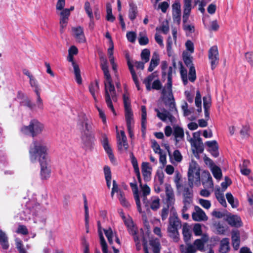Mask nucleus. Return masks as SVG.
I'll use <instances>...</instances> for the list:
<instances>
[{"label": "nucleus", "mask_w": 253, "mask_h": 253, "mask_svg": "<svg viewBox=\"0 0 253 253\" xmlns=\"http://www.w3.org/2000/svg\"><path fill=\"white\" fill-rule=\"evenodd\" d=\"M44 128L43 124L37 119H33L28 126H24L21 127V131L24 134L34 137L41 134Z\"/></svg>", "instance_id": "3"}, {"label": "nucleus", "mask_w": 253, "mask_h": 253, "mask_svg": "<svg viewBox=\"0 0 253 253\" xmlns=\"http://www.w3.org/2000/svg\"><path fill=\"white\" fill-rule=\"evenodd\" d=\"M99 59L101 62V69L103 72L104 78L105 79L104 82H109L112 81L111 75L109 73L108 65V61L106 58L103 55H100Z\"/></svg>", "instance_id": "9"}, {"label": "nucleus", "mask_w": 253, "mask_h": 253, "mask_svg": "<svg viewBox=\"0 0 253 253\" xmlns=\"http://www.w3.org/2000/svg\"><path fill=\"white\" fill-rule=\"evenodd\" d=\"M123 102L125 111V118H132L133 117L131 108L130 100L128 96L123 95Z\"/></svg>", "instance_id": "15"}, {"label": "nucleus", "mask_w": 253, "mask_h": 253, "mask_svg": "<svg viewBox=\"0 0 253 253\" xmlns=\"http://www.w3.org/2000/svg\"><path fill=\"white\" fill-rule=\"evenodd\" d=\"M105 178L106 181L107 187L109 189L111 187V181L112 179L111 171L110 168L108 166H105L103 169Z\"/></svg>", "instance_id": "35"}, {"label": "nucleus", "mask_w": 253, "mask_h": 253, "mask_svg": "<svg viewBox=\"0 0 253 253\" xmlns=\"http://www.w3.org/2000/svg\"><path fill=\"white\" fill-rule=\"evenodd\" d=\"M141 130L143 132L146 129L147 110L145 106H141Z\"/></svg>", "instance_id": "34"}, {"label": "nucleus", "mask_w": 253, "mask_h": 253, "mask_svg": "<svg viewBox=\"0 0 253 253\" xmlns=\"http://www.w3.org/2000/svg\"><path fill=\"white\" fill-rule=\"evenodd\" d=\"M195 212H193L192 217L194 221H200L202 220H206L208 217L204 211L199 206H195Z\"/></svg>", "instance_id": "16"}, {"label": "nucleus", "mask_w": 253, "mask_h": 253, "mask_svg": "<svg viewBox=\"0 0 253 253\" xmlns=\"http://www.w3.org/2000/svg\"><path fill=\"white\" fill-rule=\"evenodd\" d=\"M104 234L107 238L109 243L111 245L113 244V232L111 228L107 230H104Z\"/></svg>", "instance_id": "54"}, {"label": "nucleus", "mask_w": 253, "mask_h": 253, "mask_svg": "<svg viewBox=\"0 0 253 253\" xmlns=\"http://www.w3.org/2000/svg\"><path fill=\"white\" fill-rule=\"evenodd\" d=\"M230 250L229 239L227 238H223L220 242L219 252L220 253H226Z\"/></svg>", "instance_id": "30"}, {"label": "nucleus", "mask_w": 253, "mask_h": 253, "mask_svg": "<svg viewBox=\"0 0 253 253\" xmlns=\"http://www.w3.org/2000/svg\"><path fill=\"white\" fill-rule=\"evenodd\" d=\"M0 244L4 250H7L9 247L7 237L1 230H0Z\"/></svg>", "instance_id": "36"}, {"label": "nucleus", "mask_w": 253, "mask_h": 253, "mask_svg": "<svg viewBox=\"0 0 253 253\" xmlns=\"http://www.w3.org/2000/svg\"><path fill=\"white\" fill-rule=\"evenodd\" d=\"M208 57L210 60L211 70H213L219 63V54L217 46L214 45L210 48Z\"/></svg>", "instance_id": "7"}, {"label": "nucleus", "mask_w": 253, "mask_h": 253, "mask_svg": "<svg viewBox=\"0 0 253 253\" xmlns=\"http://www.w3.org/2000/svg\"><path fill=\"white\" fill-rule=\"evenodd\" d=\"M188 180L189 187L193 188L194 183L200 185V169L198 165L194 162L190 164L188 171Z\"/></svg>", "instance_id": "5"}, {"label": "nucleus", "mask_w": 253, "mask_h": 253, "mask_svg": "<svg viewBox=\"0 0 253 253\" xmlns=\"http://www.w3.org/2000/svg\"><path fill=\"white\" fill-rule=\"evenodd\" d=\"M99 90V81L98 80L95 81V83H91L89 85V91L92 95L95 101L97 100L95 95V92Z\"/></svg>", "instance_id": "33"}, {"label": "nucleus", "mask_w": 253, "mask_h": 253, "mask_svg": "<svg viewBox=\"0 0 253 253\" xmlns=\"http://www.w3.org/2000/svg\"><path fill=\"white\" fill-rule=\"evenodd\" d=\"M126 126L129 137L132 138L134 137V134L131 126L132 123H133V118L126 119Z\"/></svg>", "instance_id": "43"}, {"label": "nucleus", "mask_w": 253, "mask_h": 253, "mask_svg": "<svg viewBox=\"0 0 253 253\" xmlns=\"http://www.w3.org/2000/svg\"><path fill=\"white\" fill-rule=\"evenodd\" d=\"M232 184V181L230 178L227 176L225 177V180L221 184V188L223 191L225 190L228 186Z\"/></svg>", "instance_id": "60"}, {"label": "nucleus", "mask_w": 253, "mask_h": 253, "mask_svg": "<svg viewBox=\"0 0 253 253\" xmlns=\"http://www.w3.org/2000/svg\"><path fill=\"white\" fill-rule=\"evenodd\" d=\"M200 204L204 208L209 209L211 206V204L210 201L200 199L199 200Z\"/></svg>", "instance_id": "64"}, {"label": "nucleus", "mask_w": 253, "mask_h": 253, "mask_svg": "<svg viewBox=\"0 0 253 253\" xmlns=\"http://www.w3.org/2000/svg\"><path fill=\"white\" fill-rule=\"evenodd\" d=\"M127 64L129 70L132 76V80L138 90L140 89L139 81L133 68V65L131 64L129 59L127 61Z\"/></svg>", "instance_id": "25"}, {"label": "nucleus", "mask_w": 253, "mask_h": 253, "mask_svg": "<svg viewBox=\"0 0 253 253\" xmlns=\"http://www.w3.org/2000/svg\"><path fill=\"white\" fill-rule=\"evenodd\" d=\"M232 245L235 250H238L240 244V233L238 230L234 229L231 231Z\"/></svg>", "instance_id": "18"}, {"label": "nucleus", "mask_w": 253, "mask_h": 253, "mask_svg": "<svg viewBox=\"0 0 253 253\" xmlns=\"http://www.w3.org/2000/svg\"><path fill=\"white\" fill-rule=\"evenodd\" d=\"M150 244L153 248V252L154 253H160L161 250V245L158 241H150Z\"/></svg>", "instance_id": "46"}, {"label": "nucleus", "mask_w": 253, "mask_h": 253, "mask_svg": "<svg viewBox=\"0 0 253 253\" xmlns=\"http://www.w3.org/2000/svg\"><path fill=\"white\" fill-rule=\"evenodd\" d=\"M159 55L156 52H154L151 58L149 66L148 69L149 72H152L157 66L159 62Z\"/></svg>", "instance_id": "32"}, {"label": "nucleus", "mask_w": 253, "mask_h": 253, "mask_svg": "<svg viewBox=\"0 0 253 253\" xmlns=\"http://www.w3.org/2000/svg\"><path fill=\"white\" fill-rule=\"evenodd\" d=\"M105 97V101L106 102L107 105L111 110H114V106L112 102L111 98L110 96V94L108 91V90L106 88V95Z\"/></svg>", "instance_id": "51"}, {"label": "nucleus", "mask_w": 253, "mask_h": 253, "mask_svg": "<svg viewBox=\"0 0 253 253\" xmlns=\"http://www.w3.org/2000/svg\"><path fill=\"white\" fill-rule=\"evenodd\" d=\"M62 11L60 12V31L61 33L64 32V28H65L67 25L69 16L70 15V9L68 8L62 9ZM61 10V9L60 10Z\"/></svg>", "instance_id": "10"}, {"label": "nucleus", "mask_w": 253, "mask_h": 253, "mask_svg": "<svg viewBox=\"0 0 253 253\" xmlns=\"http://www.w3.org/2000/svg\"><path fill=\"white\" fill-rule=\"evenodd\" d=\"M212 173L216 179L219 180L221 178L222 174L221 169L218 166L214 165L211 169Z\"/></svg>", "instance_id": "40"}, {"label": "nucleus", "mask_w": 253, "mask_h": 253, "mask_svg": "<svg viewBox=\"0 0 253 253\" xmlns=\"http://www.w3.org/2000/svg\"><path fill=\"white\" fill-rule=\"evenodd\" d=\"M15 245L19 253H28L24 247L22 241L20 239L15 240Z\"/></svg>", "instance_id": "44"}, {"label": "nucleus", "mask_w": 253, "mask_h": 253, "mask_svg": "<svg viewBox=\"0 0 253 253\" xmlns=\"http://www.w3.org/2000/svg\"><path fill=\"white\" fill-rule=\"evenodd\" d=\"M121 138L120 136H117L118 148L119 150H122L123 147L125 150H127L128 148V144L127 142V138L125 135L124 131L121 130L120 132Z\"/></svg>", "instance_id": "19"}, {"label": "nucleus", "mask_w": 253, "mask_h": 253, "mask_svg": "<svg viewBox=\"0 0 253 253\" xmlns=\"http://www.w3.org/2000/svg\"><path fill=\"white\" fill-rule=\"evenodd\" d=\"M193 232L196 236L201 235L202 234L201 225L199 223L195 224L193 227Z\"/></svg>", "instance_id": "62"}, {"label": "nucleus", "mask_w": 253, "mask_h": 253, "mask_svg": "<svg viewBox=\"0 0 253 253\" xmlns=\"http://www.w3.org/2000/svg\"><path fill=\"white\" fill-rule=\"evenodd\" d=\"M128 17L130 20L133 21L136 17L138 10L136 4L133 2L129 3Z\"/></svg>", "instance_id": "28"}, {"label": "nucleus", "mask_w": 253, "mask_h": 253, "mask_svg": "<svg viewBox=\"0 0 253 253\" xmlns=\"http://www.w3.org/2000/svg\"><path fill=\"white\" fill-rule=\"evenodd\" d=\"M84 10L89 18H92L93 17L90 4L88 1H85L84 3Z\"/></svg>", "instance_id": "53"}, {"label": "nucleus", "mask_w": 253, "mask_h": 253, "mask_svg": "<svg viewBox=\"0 0 253 253\" xmlns=\"http://www.w3.org/2000/svg\"><path fill=\"white\" fill-rule=\"evenodd\" d=\"M216 198L218 201L221 204V205L226 207L227 206L226 200L224 198L223 194L219 191V189L218 190V192H215Z\"/></svg>", "instance_id": "45"}, {"label": "nucleus", "mask_w": 253, "mask_h": 253, "mask_svg": "<svg viewBox=\"0 0 253 253\" xmlns=\"http://www.w3.org/2000/svg\"><path fill=\"white\" fill-rule=\"evenodd\" d=\"M168 68V63L166 61H163L161 63V69H162V79L164 81L166 79L167 73L166 72V69Z\"/></svg>", "instance_id": "57"}, {"label": "nucleus", "mask_w": 253, "mask_h": 253, "mask_svg": "<svg viewBox=\"0 0 253 253\" xmlns=\"http://www.w3.org/2000/svg\"><path fill=\"white\" fill-rule=\"evenodd\" d=\"M226 197L228 202L231 205L233 208H237L239 206V203L237 200L235 201L234 198L232 194L229 192L226 194Z\"/></svg>", "instance_id": "39"}, {"label": "nucleus", "mask_w": 253, "mask_h": 253, "mask_svg": "<svg viewBox=\"0 0 253 253\" xmlns=\"http://www.w3.org/2000/svg\"><path fill=\"white\" fill-rule=\"evenodd\" d=\"M134 179H135L134 178ZM130 186L133 192L134 198L135 201L137 210L139 213H141L142 209L141 207L140 200L139 195V190L135 180H134V182L130 183Z\"/></svg>", "instance_id": "14"}, {"label": "nucleus", "mask_w": 253, "mask_h": 253, "mask_svg": "<svg viewBox=\"0 0 253 253\" xmlns=\"http://www.w3.org/2000/svg\"><path fill=\"white\" fill-rule=\"evenodd\" d=\"M81 139L85 150H91L94 145L95 137L92 133L82 132Z\"/></svg>", "instance_id": "8"}, {"label": "nucleus", "mask_w": 253, "mask_h": 253, "mask_svg": "<svg viewBox=\"0 0 253 253\" xmlns=\"http://www.w3.org/2000/svg\"><path fill=\"white\" fill-rule=\"evenodd\" d=\"M172 39L170 37H169L167 41V51L168 55L169 57L172 56Z\"/></svg>", "instance_id": "50"}, {"label": "nucleus", "mask_w": 253, "mask_h": 253, "mask_svg": "<svg viewBox=\"0 0 253 253\" xmlns=\"http://www.w3.org/2000/svg\"><path fill=\"white\" fill-rule=\"evenodd\" d=\"M105 85V96L106 95V86L108 91L110 93V96L114 101L117 100V95L114 85L112 81L109 82H104Z\"/></svg>", "instance_id": "23"}, {"label": "nucleus", "mask_w": 253, "mask_h": 253, "mask_svg": "<svg viewBox=\"0 0 253 253\" xmlns=\"http://www.w3.org/2000/svg\"><path fill=\"white\" fill-rule=\"evenodd\" d=\"M106 20L108 21L113 22L115 20V17L112 14L111 5L107 4L106 6Z\"/></svg>", "instance_id": "42"}, {"label": "nucleus", "mask_w": 253, "mask_h": 253, "mask_svg": "<svg viewBox=\"0 0 253 253\" xmlns=\"http://www.w3.org/2000/svg\"><path fill=\"white\" fill-rule=\"evenodd\" d=\"M36 94L37 96V104L38 108L39 109L42 110L43 109V104L42 100L40 96V91H38L37 90H36Z\"/></svg>", "instance_id": "58"}, {"label": "nucleus", "mask_w": 253, "mask_h": 253, "mask_svg": "<svg viewBox=\"0 0 253 253\" xmlns=\"http://www.w3.org/2000/svg\"><path fill=\"white\" fill-rule=\"evenodd\" d=\"M48 148L43 140H34L31 144L29 153L32 163L38 161L41 167L40 176L42 180H46L50 176L51 170L47 167Z\"/></svg>", "instance_id": "1"}, {"label": "nucleus", "mask_w": 253, "mask_h": 253, "mask_svg": "<svg viewBox=\"0 0 253 253\" xmlns=\"http://www.w3.org/2000/svg\"><path fill=\"white\" fill-rule=\"evenodd\" d=\"M188 78L191 82H194L196 80V70L194 66H191L189 68Z\"/></svg>", "instance_id": "49"}, {"label": "nucleus", "mask_w": 253, "mask_h": 253, "mask_svg": "<svg viewBox=\"0 0 253 253\" xmlns=\"http://www.w3.org/2000/svg\"><path fill=\"white\" fill-rule=\"evenodd\" d=\"M84 199V209L85 211L84 214V220H85V226L86 228V232H89V211L87 206V201L86 197L84 194H83Z\"/></svg>", "instance_id": "22"}, {"label": "nucleus", "mask_w": 253, "mask_h": 253, "mask_svg": "<svg viewBox=\"0 0 253 253\" xmlns=\"http://www.w3.org/2000/svg\"><path fill=\"white\" fill-rule=\"evenodd\" d=\"M250 127L248 125H246L243 126L242 128L240 131V133L242 137H247L249 136V131Z\"/></svg>", "instance_id": "59"}, {"label": "nucleus", "mask_w": 253, "mask_h": 253, "mask_svg": "<svg viewBox=\"0 0 253 253\" xmlns=\"http://www.w3.org/2000/svg\"><path fill=\"white\" fill-rule=\"evenodd\" d=\"M79 124L84 129L83 131L92 133L91 125L89 123L87 118L85 116H84L83 119L80 121Z\"/></svg>", "instance_id": "26"}, {"label": "nucleus", "mask_w": 253, "mask_h": 253, "mask_svg": "<svg viewBox=\"0 0 253 253\" xmlns=\"http://www.w3.org/2000/svg\"><path fill=\"white\" fill-rule=\"evenodd\" d=\"M101 136L102 138V140H101L102 146L105 152L107 153L110 161L113 162L115 160V157L113 154V151L109 144L108 137L105 133H102L101 134Z\"/></svg>", "instance_id": "12"}, {"label": "nucleus", "mask_w": 253, "mask_h": 253, "mask_svg": "<svg viewBox=\"0 0 253 253\" xmlns=\"http://www.w3.org/2000/svg\"><path fill=\"white\" fill-rule=\"evenodd\" d=\"M16 232L18 234H22L23 235H26L28 234V230L25 225H19L16 231Z\"/></svg>", "instance_id": "52"}, {"label": "nucleus", "mask_w": 253, "mask_h": 253, "mask_svg": "<svg viewBox=\"0 0 253 253\" xmlns=\"http://www.w3.org/2000/svg\"><path fill=\"white\" fill-rule=\"evenodd\" d=\"M181 226V221L178 218L177 213L173 212V216L169 218V225L168 227V232L169 236L174 242H177L179 240L178 228Z\"/></svg>", "instance_id": "4"}, {"label": "nucleus", "mask_w": 253, "mask_h": 253, "mask_svg": "<svg viewBox=\"0 0 253 253\" xmlns=\"http://www.w3.org/2000/svg\"><path fill=\"white\" fill-rule=\"evenodd\" d=\"M202 184L204 186H213L212 177L208 171H204L202 175Z\"/></svg>", "instance_id": "27"}, {"label": "nucleus", "mask_w": 253, "mask_h": 253, "mask_svg": "<svg viewBox=\"0 0 253 253\" xmlns=\"http://www.w3.org/2000/svg\"><path fill=\"white\" fill-rule=\"evenodd\" d=\"M191 0H184V9L182 16L183 23H186L189 19L191 10Z\"/></svg>", "instance_id": "20"}, {"label": "nucleus", "mask_w": 253, "mask_h": 253, "mask_svg": "<svg viewBox=\"0 0 253 253\" xmlns=\"http://www.w3.org/2000/svg\"><path fill=\"white\" fill-rule=\"evenodd\" d=\"M182 58L185 65L189 68L191 66H194L193 64V57L191 56L187 52H183Z\"/></svg>", "instance_id": "37"}, {"label": "nucleus", "mask_w": 253, "mask_h": 253, "mask_svg": "<svg viewBox=\"0 0 253 253\" xmlns=\"http://www.w3.org/2000/svg\"><path fill=\"white\" fill-rule=\"evenodd\" d=\"M74 55L68 54V60L72 62L74 68V72L75 75V79L79 84H82V79L81 75V71L78 64L74 60Z\"/></svg>", "instance_id": "11"}, {"label": "nucleus", "mask_w": 253, "mask_h": 253, "mask_svg": "<svg viewBox=\"0 0 253 253\" xmlns=\"http://www.w3.org/2000/svg\"><path fill=\"white\" fill-rule=\"evenodd\" d=\"M169 205H167L164 207L161 211V218L163 221H165L168 217L169 213Z\"/></svg>", "instance_id": "55"}, {"label": "nucleus", "mask_w": 253, "mask_h": 253, "mask_svg": "<svg viewBox=\"0 0 253 253\" xmlns=\"http://www.w3.org/2000/svg\"><path fill=\"white\" fill-rule=\"evenodd\" d=\"M160 200L158 197H154L152 202L149 204V207L153 211H156L160 208Z\"/></svg>", "instance_id": "47"}, {"label": "nucleus", "mask_w": 253, "mask_h": 253, "mask_svg": "<svg viewBox=\"0 0 253 253\" xmlns=\"http://www.w3.org/2000/svg\"><path fill=\"white\" fill-rule=\"evenodd\" d=\"M190 142L191 145L194 146L196 149L197 154L198 153H202L203 152L204 148L202 138H199L196 140H194L193 138L190 139Z\"/></svg>", "instance_id": "24"}, {"label": "nucleus", "mask_w": 253, "mask_h": 253, "mask_svg": "<svg viewBox=\"0 0 253 253\" xmlns=\"http://www.w3.org/2000/svg\"><path fill=\"white\" fill-rule=\"evenodd\" d=\"M118 199L121 204V205L125 207H130V204L126 200L125 196V193L122 190L119 191V194Z\"/></svg>", "instance_id": "41"}, {"label": "nucleus", "mask_w": 253, "mask_h": 253, "mask_svg": "<svg viewBox=\"0 0 253 253\" xmlns=\"http://www.w3.org/2000/svg\"><path fill=\"white\" fill-rule=\"evenodd\" d=\"M157 76L156 72H155L149 75L143 81V83L145 84L147 90L150 91L152 89L160 90L162 88V84L159 80H155L151 86V82Z\"/></svg>", "instance_id": "6"}, {"label": "nucleus", "mask_w": 253, "mask_h": 253, "mask_svg": "<svg viewBox=\"0 0 253 253\" xmlns=\"http://www.w3.org/2000/svg\"><path fill=\"white\" fill-rule=\"evenodd\" d=\"M150 56V51L148 49L145 48L141 51V59L144 61V63H147L149 61Z\"/></svg>", "instance_id": "48"}, {"label": "nucleus", "mask_w": 253, "mask_h": 253, "mask_svg": "<svg viewBox=\"0 0 253 253\" xmlns=\"http://www.w3.org/2000/svg\"><path fill=\"white\" fill-rule=\"evenodd\" d=\"M206 144L208 147H211L212 145H214V150L209 151L211 155L214 158H217L219 156L218 145L216 140L208 141L206 142Z\"/></svg>", "instance_id": "31"}, {"label": "nucleus", "mask_w": 253, "mask_h": 253, "mask_svg": "<svg viewBox=\"0 0 253 253\" xmlns=\"http://www.w3.org/2000/svg\"><path fill=\"white\" fill-rule=\"evenodd\" d=\"M194 245L200 251L203 250L204 247V243L202 239H196L194 242Z\"/></svg>", "instance_id": "63"}, {"label": "nucleus", "mask_w": 253, "mask_h": 253, "mask_svg": "<svg viewBox=\"0 0 253 253\" xmlns=\"http://www.w3.org/2000/svg\"><path fill=\"white\" fill-rule=\"evenodd\" d=\"M172 67H169L167 73V83L162 90V98L164 103L166 106H169V111L163 108L162 110L163 112H161L158 109H155V111L157 113V116L163 122L166 121L168 118L171 122H172L175 120V118L170 112L175 115L178 114V110L176 107L175 99L172 90Z\"/></svg>", "instance_id": "2"}, {"label": "nucleus", "mask_w": 253, "mask_h": 253, "mask_svg": "<svg viewBox=\"0 0 253 253\" xmlns=\"http://www.w3.org/2000/svg\"><path fill=\"white\" fill-rule=\"evenodd\" d=\"M182 233L183 235V239L185 242H188L190 240L192 236L189 229L187 228H183Z\"/></svg>", "instance_id": "56"}, {"label": "nucleus", "mask_w": 253, "mask_h": 253, "mask_svg": "<svg viewBox=\"0 0 253 253\" xmlns=\"http://www.w3.org/2000/svg\"><path fill=\"white\" fill-rule=\"evenodd\" d=\"M173 135L175 137L176 142H177L178 141V140H177L178 138L181 139L184 138V132L183 129L179 126H176L174 127L173 130Z\"/></svg>", "instance_id": "38"}, {"label": "nucleus", "mask_w": 253, "mask_h": 253, "mask_svg": "<svg viewBox=\"0 0 253 253\" xmlns=\"http://www.w3.org/2000/svg\"><path fill=\"white\" fill-rule=\"evenodd\" d=\"M126 38L127 40L132 43L134 42L136 38V34L134 32H128L126 33Z\"/></svg>", "instance_id": "61"}, {"label": "nucleus", "mask_w": 253, "mask_h": 253, "mask_svg": "<svg viewBox=\"0 0 253 253\" xmlns=\"http://www.w3.org/2000/svg\"><path fill=\"white\" fill-rule=\"evenodd\" d=\"M183 203L191 204L193 201V190L191 187H184L183 191Z\"/></svg>", "instance_id": "21"}, {"label": "nucleus", "mask_w": 253, "mask_h": 253, "mask_svg": "<svg viewBox=\"0 0 253 253\" xmlns=\"http://www.w3.org/2000/svg\"><path fill=\"white\" fill-rule=\"evenodd\" d=\"M172 18L173 22L179 25L181 22V6L179 2H175L172 5Z\"/></svg>", "instance_id": "13"}, {"label": "nucleus", "mask_w": 253, "mask_h": 253, "mask_svg": "<svg viewBox=\"0 0 253 253\" xmlns=\"http://www.w3.org/2000/svg\"><path fill=\"white\" fill-rule=\"evenodd\" d=\"M75 32V36L80 42H85V37L84 34L83 28L79 26L77 28H73Z\"/></svg>", "instance_id": "29"}, {"label": "nucleus", "mask_w": 253, "mask_h": 253, "mask_svg": "<svg viewBox=\"0 0 253 253\" xmlns=\"http://www.w3.org/2000/svg\"><path fill=\"white\" fill-rule=\"evenodd\" d=\"M226 221L232 227L239 228L243 226L241 217L237 215L227 216Z\"/></svg>", "instance_id": "17"}]
</instances>
